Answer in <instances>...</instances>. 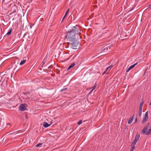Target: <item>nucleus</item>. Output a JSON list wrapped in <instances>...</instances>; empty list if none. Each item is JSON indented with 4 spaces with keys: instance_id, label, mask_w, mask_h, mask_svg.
I'll return each mask as SVG.
<instances>
[{
    "instance_id": "f257e3e1",
    "label": "nucleus",
    "mask_w": 151,
    "mask_h": 151,
    "mask_svg": "<svg viewBox=\"0 0 151 151\" xmlns=\"http://www.w3.org/2000/svg\"><path fill=\"white\" fill-rule=\"evenodd\" d=\"M78 30L75 27H73L72 29L67 32L66 38L70 41H73L76 39L75 36L77 35V37H80L78 35Z\"/></svg>"
},
{
    "instance_id": "f03ea898",
    "label": "nucleus",
    "mask_w": 151,
    "mask_h": 151,
    "mask_svg": "<svg viewBox=\"0 0 151 151\" xmlns=\"http://www.w3.org/2000/svg\"><path fill=\"white\" fill-rule=\"evenodd\" d=\"M149 123H148L142 131L143 134L148 135L151 134V126L149 127Z\"/></svg>"
},
{
    "instance_id": "7ed1b4c3",
    "label": "nucleus",
    "mask_w": 151,
    "mask_h": 151,
    "mask_svg": "<svg viewBox=\"0 0 151 151\" xmlns=\"http://www.w3.org/2000/svg\"><path fill=\"white\" fill-rule=\"evenodd\" d=\"M140 137L139 134H137L135 136V138L132 142L131 145V149L130 151H133L135 148V145Z\"/></svg>"
},
{
    "instance_id": "20e7f679",
    "label": "nucleus",
    "mask_w": 151,
    "mask_h": 151,
    "mask_svg": "<svg viewBox=\"0 0 151 151\" xmlns=\"http://www.w3.org/2000/svg\"><path fill=\"white\" fill-rule=\"evenodd\" d=\"M73 41L74 42L72 43H69V44H70L72 48L74 49H76L78 47L80 44L78 42L74 40Z\"/></svg>"
},
{
    "instance_id": "39448f33",
    "label": "nucleus",
    "mask_w": 151,
    "mask_h": 151,
    "mask_svg": "<svg viewBox=\"0 0 151 151\" xmlns=\"http://www.w3.org/2000/svg\"><path fill=\"white\" fill-rule=\"evenodd\" d=\"M148 118V111L145 112V115L144 116L142 120V123H145L147 120Z\"/></svg>"
},
{
    "instance_id": "423d86ee",
    "label": "nucleus",
    "mask_w": 151,
    "mask_h": 151,
    "mask_svg": "<svg viewBox=\"0 0 151 151\" xmlns=\"http://www.w3.org/2000/svg\"><path fill=\"white\" fill-rule=\"evenodd\" d=\"M144 103L143 101H142L139 104V116H141L142 115V107Z\"/></svg>"
},
{
    "instance_id": "0eeeda50",
    "label": "nucleus",
    "mask_w": 151,
    "mask_h": 151,
    "mask_svg": "<svg viewBox=\"0 0 151 151\" xmlns=\"http://www.w3.org/2000/svg\"><path fill=\"white\" fill-rule=\"evenodd\" d=\"M19 108L20 110L21 111H24L26 110L27 109L26 107V104H21L19 106Z\"/></svg>"
},
{
    "instance_id": "6e6552de",
    "label": "nucleus",
    "mask_w": 151,
    "mask_h": 151,
    "mask_svg": "<svg viewBox=\"0 0 151 151\" xmlns=\"http://www.w3.org/2000/svg\"><path fill=\"white\" fill-rule=\"evenodd\" d=\"M113 66V65H110V66H109L106 69V70L104 72L103 74V75H104V74H105V73H106V74H108V72H107V71L109 70V69H111V68Z\"/></svg>"
},
{
    "instance_id": "1a4fd4ad",
    "label": "nucleus",
    "mask_w": 151,
    "mask_h": 151,
    "mask_svg": "<svg viewBox=\"0 0 151 151\" xmlns=\"http://www.w3.org/2000/svg\"><path fill=\"white\" fill-rule=\"evenodd\" d=\"M134 116L130 117V118H129V119L128 120V124H130L132 123V121L133 120V119H134Z\"/></svg>"
},
{
    "instance_id": "9d476101",
    "label": "nucleus",
    "mask_w": 151,
    "mask_h": 151,
    "mask_svg": "<svg viewBox=\"0 0 151 151\" xmlns=\"http://www.w3.org/2000/svg\"><path fill=\"white\" fill-rule=\"evenodd\" d=\"M97 85V84L95 83L94 84V85H93V86L92 87V89L90 91V92L89 93V94H90L93 92V91L95 89V88L96 87Z\"/></svg>"
},
{
    "instance_id": "9b49d317",
    "label": "nucleus",
    "mask_w": 151,
    "mask_h": 151,
    "mask_svg": "<svg viewBox=\"0 0 151 151\" xmlns=\"http://www.w3.org/2000/svg\"><path fill=\"white\" fill-rule=\"evenodd\" d=\"M137 63L134 64V65H131L130 66L129 68L127 69V70L126 71V72H127L128 71H129L130 70H131L133 68L134 66L137 64Z\"/></svg>"
},
{
    "instance_id": "f8f14e48",
    "label": "nucleus",
    "mask_w": 151,
    "mask_h": 151,
    "mask_svg": "<svg viewBox=\"0 0 151 151\" xmlns=\"http://www.w3.org/2000/svg\"><path fill=\"white\" fill-rule=\"evenodd\" d=\"M52 122H51V124H48L47 122H44L43 123V126L44 127H47L49 126L50 125L52 124Z\"/></svg>"
},
{
    "instance_id": "ddd939ff",
    "label": "nucleus",
    "mask_w": 151,
    "mask_h": 151,
    "mask_svg": "<svg viewBox=\"0 0 151 151\" xmlns=\"http://www.w3.org/2000/svg\"><path fill=\"white\" fill-rule=\"evenodd\" d=\"M75 63H72L68 68V70H69L72 68L73 67V66H75Z\"/></svg>"
},
{
    "instance_id": "4468645a",
    "label": "nucleus",
    "mask_w": 151,
    "mask_h": 151,
    "mask_svg": "<svg viewBox=\"0 0 151 151\" xmlns=\"http://www.w3.org/2000/svg\"><path fill=\"white\" fill-rule=\"evenodd\" d=\"M26 61V60H22L20 63V65H21L24 64L25 63Z\"/></svg>"
},
{
    "instance_id": "2eb2a0df",
    "label": "nucleus",
    "mask_w": 151,
    "mask_h": 151,
    "mask_svg": "<svg viewBox=\"0 0 151 151\" xmlns=\"http://www.w3.org/2000/svg\"><path fill=\"white\" fill-rule=\"evenodd\" d=\"M11 29H10V30L7 33H6V35H9L11 33Z\"/></svg>"
},
{
    "instance_id": "dca6fc26",
    "label": "nucleus",
    "mask_w": 151,
    "mask_h": 151,
    "mask_svg": "<svg viewBox=\"0 0 151 151\" xmlns=\"http://www.w3.org/2000/svg\"><path fill=\"white\" fill-rule=\"evenodd\" d=\"M42 143H39L36 145V147H38L40 146V145H42Z\"/></svg>"
},
{
    "instance_id": "f3484780",
    "label": "nucleus",
    "mask_w": 151,
    "mask_h": 151,
    "mask_svg": "<svg viewBox=\"0 0 151 151\" xmlns=\"http://www.w3.org/2000/svg\"><path fill=\"white\" fill-rule=\"evenodd\" d=\"M82 120H81L80 121H79L78 123H77V124L79 125H80V124H81L82 123Z\"/></svg>"
},
{
    "instance_id": "a211bd4d",
    "label": "nucleus",
    "mask_w": 151,
    "mask_h": 151,
    "mask_svg": "<svg viewBox=\"0 0 151 151\" xmlns=\"http://www.w3.org/2000/svg\"><path fill=\"white\" fill-rule=\"evenodd\" d=\"M137 118H136L135 119V122H137Z\"/></svg>"
},
{
    "instance_id": "6ab92c4d",
    "label": "nucleus",
    "mask_w": 151,
    "mask_h": 151,
    "mask_svg": "<svg viewBox=\"0 0 151 151\" xmlns=\"http://www.w3.org/2000/svg\"><path fill=\"white\" fill-rule=\"evenodd\" d=\"M42 63V65H43L45 63V62L43 61Z\"/></svg>"
},
{
    "instance_id": "aec40b11",
    "label": "nucleus",
    "mask_w": 151,
    "mask_h": 151,
    "mask_svg": "<svg viewBox=\"0 0 151 151\" xmlns=\"http://www.w3.org/2000/svg\"><path fill=\"white\" fill-rule=\"evenodd\" d=\"M67 89V88H65V89H61V91H63V90H66V89Z\"/></svg>"
},
{
    "instance_id": "412c9836",
    "label": "nucleus",
    "mask_w": 151,
    "mask_h": 151,
    "mask_svg": "<svg viewBox=\"0 0 151 151\" xmlns=\"http://www.w3.org/2000/svg\"><path fill=\"white\" fill-rule=\"evenodd\" d=\"M66 16V15H64V17H63V19H64L65 17Z\"/></svg>"
},
{
    "instance_id": "4be33fe9",
    "label": "nucleus",
    "mask_w": 151,
    "mask_h": 151,
    "mask_svg": "<svg viewBox=\"0 0 151 151\" xmlns=\"http://www.w3.org/2000/svg\"><path fill=\"white\" fill-rule=\"evenodd\" d=\"M67 14H68V13H67V12H66L65 15H66Z\"/></svg>"
},
{
    "instance_id": "5701e85b",
    "label": "nucleus",
    "mask_w": 151,
    "mask_h": 151,
    "mask_svg": "<svg viewBox=\"0 0 151 151\" xmlns=\"http://www.w3.org/2000/svg\"><path fill=\"white\" fill-rule=\"evenodd\" d=\"M68 11H69V9H68V10H67V12H67V13H68Z\"/></svg>"
},
{
    "instance_id": "b1692460",
    "label": "nucleus",
    "mask_w": 151,
    "mask_h": 151,
    "mask_svg": "<svg viewBox=\"0 0 151 151\" xmlns=\"http://www.w3.org/2000/svg\"><path fill=\"white\" fill-rule=\"evenodd\" d=\"M150 105H151V102H150Z\"/></svg>"
}]
</instances>
